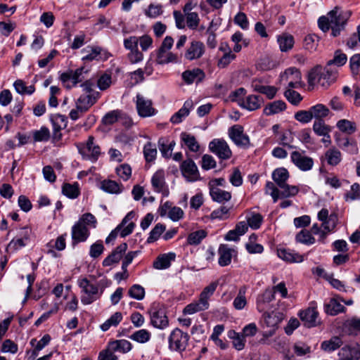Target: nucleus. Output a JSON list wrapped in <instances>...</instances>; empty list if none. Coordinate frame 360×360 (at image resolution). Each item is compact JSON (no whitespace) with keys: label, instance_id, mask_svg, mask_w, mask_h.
I'll list each match as a JSON object with an SVG mask.
<instances>
[{"label":"nucleus","instance_id":"obj_1","mask_svg":"<svg viewBox=\"0 0 360 360\" xmlns=\"http://www.w3.org/2000/svg\"><path fill=\"white\" fill-rule=\"evenodd\" d=\"M351 15L350 11L343 10L340 6H335L326 15L319 17L318 26L323 32H327L330 29L331 35L336 37L345 29Z\"/></svg>","mask_w":360,"mask_h":360},{"label":"nucleus","instance_id":"obj_2","mask_svg":"<svg viewBox=\"0 0 360 360\" xmlns=\"http://www.w3.org/2000/svg\"><path fill=\"white\" fill-rule=\"evenodd\" d=\"M77 284L81 288V302L84 305L91 304L99 300L105 288L102 280L93 283L86 278H79Z\"/></svg>","mask_w":360,"mask_h":360},{"label":"nucleus","instance_id":"obj_3","mask_svg":"<svg viewBox=\"0 0 360 360\" xmlns=\"http://www.w3.org/2000/svg\"><path fill=\"white\" fill-rule=\"evenodd\" d=\"M336 73L337 71L331 69L328 65L323 70L321 67L318 65L313 68L309 73V85L313 86L317 82L321 86L327 88L335 82Z\"/></svg>","mask_w":360,"mask_h":360},{"label":"nucleus","instance_id":"obj_4","mask_svg":"<svg viewBox=\"0 0 360 360\" xmlns=\"http://www.w3.org/2000/svg\"><path fill=\"white\" fill-rule=\"evenodd\" d=\"M81 86L83 89V94L77 98L76 105L79 107H84L86 112L96 102L100 96V93L94 89V84L90 80L84 82Z\"/></svg>","mask_w":360,"mask_h":360},{"label":"nucleus","instance_id":"obj_5","mask_svg":"<svg viewBox=\"0 0 360 360\" xmlns=\"http://www.w3.org/2000/svg\"><path fill=\"white\" fill-rule=\"evenodd\" d=\"M77 148L84 160L92 162H96L101 153L99 145L95 142V139L92 136H89L86 142L79 143Z\"/></svg>","mask_w":360,"mask_h":360},{"label":"nucleus","instance_id":"obj_6","mask_svg":"<svg viewBox=\"0 0 360 360\" xmlns=\"http://www.w3.org/2000/svg\"><path fill=\"white\" fill-rule=\"evenodd\" d=\"M151 324L157 328L164 329L169 325L165 306L160 302H153L148 309Z\"/></svg>","mask_w":360,"mask_h":360},{"label":"nucleus","instance_id":"obj_7","mask_svg":"<svg viewBox=\"0 0 360 360\" xmlns=\"http://www.w3.org/2000/svg\"><path fill=\"white\" fill-rule=\"evenodd\" d=\"M89 72V70L84 67H80L75 70H68L61 74L60 79L63 86L68 89H71L77 86V84L84 79V74Z\"/></svg>","mask_w":360,"mask_h":360},{"label":"nucleus","instance_id":"obj_8","mask_svg":"<svg viewBox=\"0 0 360 360\" xmlns=\"http://www.w3.org/2000/svg\"><path fill=\"white\" fill-rule=\"evenodd\" d=\"M190 336L179 328L174 329L169 337V347L172 350L182 352L186 350Z\"/></svg>","mask_w":360,"mask_h":360},{"label":"nucleus","instance_id":"obj_9","mask_svg":"<svg viewBox=\"0 0 360 360\" xmlns=\"http://www.w3.org/2000/svg\"><path fill=\"white\" fill-rule=\"evenodd\" d=\"M136 108L141 117H149L157 114L158 110L153 106V101L140 94L136 96Z\"/></svg>","mask_w":360,"mask_h":360},{"label":"nucleus","instance_id":"obj_10","mask_svg":"<svg viewBox=\"0 0 360 360\" xmlns=\"http://www.w3.org/2000/svg\"><path fill=\"white\" fill-rule=\"evenodd\" d=\"M209 149L221 160H229L232 156V151L229 146L222 139H215L210 141Z\"/></svg>","mask_w":360,"mask_h":360},{"label":"nucleus","instance_id":"obj_11","mask_svg":"<svg viewBox=\"0 0 360 360\" xmlns=\"http://www.w3.org/2000/svg\"><path fill=\"white\" fill-rule=\"evenodd\" d=\"M291 162L301 171L307 172L311 170L314 166L312 158L307 156L305 151H292L290 154Z\"/></svg>","mask_w":360,"mask_h":360},{"label":"nucleus","instance_id":"obj_12","mask_svg":"<svg viewBox=\"0 0 360 360\" xmlns=\"http://www.w3.org/2000/svg\"><path fill=\"white\" fill-rule=\"evenodd\" d=\"M281 82L288 83V87L297 89L302 86V75L296 68H290L280 75Z\"/></svg>","mask_w":360,"mask_h":360},{"label":"nucleus","instance_id":"obj_13","mask_svg":"<svg viewBox=\"0 0 360 360\" xmlns=\"http://www.w3.org/2000/svg\"><path fill=\"white\" fill-rule=\"evenodd\" d=\"M229 136L238 147L248 148L250 142L249 136L244 133L243 127L235 124L229 128Z\"/></svg>","mask_w":360,"mask_h":360},{"label":"nucleus","instance_id":"obj_14","mask_svg":"<svg viewBox=\"0 0 360 360\" xmlns=\"http://www.w3.org/2000/svg\"><path fill=\"white\" fill-rule=\"evenodd\" d=\"M72 245L75 246L79 243L84 242L90 235L89 229L82 221L76 222L72 227Z\"/></svg>","mask_w":360,"mask_h":360},{"label":"nucleus","instance_id":"obj_15","mask_svg":"<svg viewBox=\"0 0 360 360\" xmlns=\"http://www.w3.org/2000/svg\"><path fill=\"white\" fill-rule=\"evenodd\" d=\"M205 52V44L200 41L193 40L186 49L184 58L188 60H193L200 58Z\"/></svg>","mask_w":360,"mask_h":360},{"label":"nucleus","instance_id":"obj_16","mask_svg":"<svg viewBox=\"0 0 360 360\" xmlns=\"http://www.w3.org/2000/svg\"><path fill=\"white\" fill-rule=\"evenodd\" d=\"M183 176L188 181H195L199 179L200 174L195 163L191 159L184 160L181 165Z\"/></svg>","mask_w":360,"mask_h":360},{"label":"nucleus","instance_id":"obj_17","mask_svg":"<svg viewBox=\"0 0 360 360\" xmlns=\"http://www.w3.org/2000/svg\"><path fill=\"white\" fill-rule=\"evenodd\" d=\"M299 316L308 328L315 327L320 323L319 313L315 307H309L300 311Z\"/></svg>","mask_w":360,"mask_h":360},{"label":"nucleus","instance_id":"obj_18","mask_svg":"<svg viewBox=\"0 0 360 360\" xmlns=\"http://www.w3.org/2000/svg\"><path fill=\"white\" fill-rule=\"evenodd\" d=\"M84 56L82 58L83 62H90L93 60H99L101 55H106L108 53L101 47L98 46H87L81 51Z\"/></svg>","mask_w":360,"mask_h":360},{"label":"nucleus","instance_id":"obj_19","mask_svg":"<svg viewBox=\"0 0 360 360\" xmlns=\"http://www.w3.org/2000/svg\"><path fill=\"white\" fill-rule=\"evenodd\" d=\"M218 263L221 266H226L231 264L232 257L236 254V251L227 244H221L218 249Z\"/></svg>","mask_w":360,"mask_h":360},{"label":"nucleus","instance_id":"obj_20","mask_svg":"<svg viewBox=\"0 0 360 360\" xmlns=\"http://www.w3.org/2000/svg\"><path fill=\"white\" fill-rule=\"evenodd\" d=\"M151 184L155 192L162 193L165 196L168 195L169 191L166 188L163 170H158L153 175Z\"/></svg>","mask_w":360,"mask_h":360},{"label":"nucleus","instance_id":"obj_21","mask_svg":"<svg viewBox=\"0 0 360 360\" xmlns=\"http://www.w3.org/2000/svg\"><path fill=\"white\" fill-rule=\"evenodd\" d=\"M127 249V244L123 243L118 245L106 258L103 261V266H109L113 264L118 263Z\"/></svg>","mask_w":360,"mask_h":360},{"label":"nucleus","instance_id":"obj_22","mask_svg":"<svg viewBox=\"0 0 360 360\" xmlns=\"http://www.w3.org/2000/svg\"><path fill=\"white\" fill-rule=\"evenodd\" d=\"M335 141L340 148L350 154H356L359 151L357 143L354 139L335 137Z\"/></svg>","mask_w":360,"mask_h":360},{"label":"nucleus","instance_id":"obj_23","mask_svg":"<svg viewBox=\"0 0 360 360\" xmlns=\"http://www.w3.org/2000/svg\"><path fill=\"white\" fill-rule=\"evenodd\" d=\"M277 255L288 262H302L304 256L290 249L280 248L277 250Z\"/></svg>","mask_w":360,"mask_h":360},{"label":"nucleus","instance_id":"obj_24","mask_svg":"<svg viewBox=\"0 0 360 360\" xmlns=\"http://www.w3.org/2000/svg\"><path fill=\"white\" fill-rule=\"evenodd\" d=\"M263 319L264 325L266 327L277 329L283 317V314L280 312L271 311V313H267L264 311L263 314Z\"/></svg>","mask_w":360,"mask_h":360},{"label":"nucleus","instance_id":"obj_25","mask_svg":"<svg viewBox=\"0 0 360 360\" xmlns=\"http://www.w3.org/2000/svg\"><path fill=\"white\" fill-rule=\"evenodd\" d=\"M263 103V98L260 96L249 95L240 102V106L252 111L260 108Z\"/></svg>","mask_w":360,"mask_h":360},{"label":"nucleus","instance_id":"obj_26","mask_svg":"<svg viewBox=\"0 0 360 360\" xmlns=\"http://www.w3.org/2000/svg\"><path fill=\"white\" fill-rule=\"evenodd\" d=\"M178 57L176 54L169 50L159 48L156 51V62L160 65L167 64L169 63H177Z\"/></svg>","mask_w":360,"mask_h":360},{"label":"nucleus","instance_id":"obj_27","mask_svg":"<svg viewBox=\"0 0 360 360\" xmlns=\"http://www.w3.org/2000/svg\"><path fill=\"white\" fill-rule=\"evenodd\" d=\"M193 108V102L192 100H187L184 102L182 108L175 112L170 121L173 124H179L182 122L183 119L189 115L190 110Z\"/></svg>","mask_w":360,"mask_h":360},{"label":"nucleus","instance_id":"obj_28","mask_svg":"<svg viewBox=\"0 0 360 360\" xmlns=\"http://www.w3.org/2000/svg\"><path fill=\"white\" fill-rule=\"evenodd\" d=\"M205 76V72L200 68L186 70L182 73V79L188 84L194 82H200L204 79Z\"/></svg>","mask_w":360,"mask_h":360},{"label":"nucleus","instance_id":"obj_29","mask_svg":"<svg viewBox=\"0 0 360 360\" xmlns=\"http://www.w3.org/2000/svg\"><path fill=\"white\" fill-rule=\"evenodd\" d=\"M275 298L274 292L271 290H266L257 298V309L259 312H264L269 303Z\"/></svg>","mask_w":360,"mask_h":360},{"label":"nucleus","instance_id":"obj_30","mask_svg":"<svg viewBox=\"0 0 360 360\" xmlns=\"http://www.w3.org/2000/svg\"><path fill=\"white\" fill-rule=\"evenodd\" d=\"M210 195L212 200L219 203H224L229 201L231 198L230 192L219 188L213 185H210Z\"/></svg>","mask_w":360,"mask_h":360},{"label":"nucleus","instance_id":"obj_31","mask_svg":"<svg viewBox=\"0 0 360 360\" xmlns=\"http://www.w3.org/2000/svg\"><path fill=\"white\" fill-rule=\"evenodd\" d=\"M101 188L106 193L117 195L123 191L124 186L115 181L105 179L101 183Z\"/></svg>","mask_w":360,"mask_h":360},{"label":"nucleus","instance_id":"obj_32","mask_svg":"<svg viewBox=\"0 0 360 360\" xmlns=\"http://www.w3.org/2000/svg\"><path fill=\"white\" fill-rule=\"evenodd\" d=\"M108 347L114 352L127 353L132 349L131 343L127 340H117L110 342Z\"/></svg>","mask_w":360,"mask_h":360},{"label":"nucleus","instance_id":"obj_33","mask_svg":"<svg viewBox=\"0 0 360 360\" xmlns=\"http://www.w3.org/2000/svg\"><path fill=\"white\" fill-rule=\"evenodd\" d=\"M277 42L280 50L282 52H287L292 49L295 41L292 35L288 33H283L277 36Z\"/></svg>","mask_w":360,"mask_h":360},{"label":"nucleus","instance_id":"obj_34","mask_svg":"<svg viewBox=\"0 0 360 360\" xmlns=\"http://www.w3.org/2000/svg\"><path fill=\"white\" fill-rule=\"evenodd\" d=\"M175 254L170 252L160 255L153 262V267L156 269H165L170 266L171 262L174 260Z\"/></svg>","mask_w":360,"mask_h":360},{"label":"nucleus","instance_id":"obj_35","mask_svg":"<svg viewBox=\"0 0 360 360\" xmlns=\"http://www.w3.org/2000/svg\"><path fill=\"white\" fill-rule=\"evenodd\" d=\"M324 160L330 166L338 165L342 160V154L340 151L333 147L326 151L324 154Z\"/></svg>","mask_w":360,"mask_h":360},{"label":"nucleus","instance_id":"obj_36","mask_svg":"<svg viewBox=\"0 0 360 360\" xmlns=\"http://www.w3.org/2000/svg\"><path fill=\"white\" fill-rule=\"evenodd\" d=\"M252 86L255 91L264 94L269 99L274 98L278 91L274 86L262 85L257 82H253Z\"/></svg>","mask_w":360,"mask_h":360},{"label":"nucleus","instance_id":"obj_37","mask_svg":"<svg viewBox=\"0 0 360 360\" xmlns=\"http://www.w3.org/2000/svg\"><path fill=\"white\" fill-rule=\"evenodd\" d=\"M286 109V103L281 100H278L268 103L264 108V114L271 115L279 113Z\"/></svg>","mask_w":360,"mask_h":360},{"label":"nucleus","instance_id":"obj_38","mask_svg":"<svg viewBox=\"0 0 360 360\" xmlns=\"http://www.w3.org/2000/svg\"><path fill=\"white\" fill-rule=\"evenodd\" d=\"M336 127L341 132L347 135H352L357 130L356 123L347 119H342L338 120L336 123Z\"/></svg>","mask_w":360,"mask_h":360},{"label":"nucleus","instance_id":"obj_39","mask_svg":"<svg viewBox=\"0 0 360 360\" xmlns=\"http://www.w3.org/2000/svg\"><path fill=\"white\" fill-rule=\"evenodd\" d=\"M309 110L312 119L314 118L315 121L323 120V118L327 117L330 112L328 107L321 103L310 107Z\"/></svg>","mask_w":360,"mask_h":360},{"label":"nucleus","instance_id":"obj_40","mask_svg":"<svg viewBox=\"0 0 360 360\" xmlns=\"http://www.w3.org/2000/svg\"><path fill=\"white\" fill-rule=\"evenodd\" d=\"M134 226H135V224L134 222H130L124 228L118 229L117 227L115 229L112 231L110 232V233L109 234V236L106 238L105 243H110L111 241L114 240L117 238V232L120 230L121 231H120L121 237H122V238L126 237L127 236H128V235H129L130 233H132V231H133V230L134 229Z\"/></svg>","mask_w":360,"mask_h":360},{"label":"nucleus","instance_id":"obj_41","mask_svg":"<svg viewBox=\"0 0 360 360\" xmlns=\"http://www.w3.org/2000/svg\"><path fill=\"white\" fill-rule=\"evenodd\" d=\"M289 178V172L287 169L280 167L272 172V179L278 187L284 186Z\"/></svg>","mask_w":360,"mask_h":360},{"label":"nucleus","instance_id":"obj_42","mask_svg":"<svg viewBox=\"0 0 360 360\" xmlns=\"http://www.w3.org/2000/svg\"><path fill=\"white\" fill-rule=\"evenodd\" d=\"M210 307L209 303H206L205 302H203L199 298V300L198 302H192L189 304H188L184 309V314H193L196 312H199L201 311H205L207 309Z\"/></svg>","mask_w":360,"mask_h":360},{"label":"nucleus","instance_id":"obj_43","mask_svg":"<svg viewBox=\"0 0 360 360\" xmlns=\"http://www.w3.org/2000/svg\"><path fill=\"white\" fill-rule=\"evenodd\" d=\"M124 116V112L120 110H114L107 112L102 118L104 125H112L120 120Z\"/></svg>","mask_w":360,"mask_h":360},{"label":"nucleus","instance_id":"obj_44","mask_svg":"<svg viewBox=\"0 0 360 360\" xmlns=\"http://www.w3.org/2000/svg\"><path fill=\"white\" fill-rule=\"evenodd\" d=\"M342 343L340 337L333 336L330 340L323 341L321 345V348L326 352H333L339 348Z\"/></svg>","mask_w":360,"mask_h":360},{"label":"nucleus","instance_id":"obj_45","mask_svg":"<svg viewBox=\"0 0 360 360\" xmlns=\"http://www.w3.org/2000/svg\"><path fill=\"white\" fill-rule=\"evenodd\" d=\"M181 139L191 151L198 152L199 150L200 146L194 136L183 132L181 134Z\"/></svg>","mask_w":360,"mask_h":360},{"label":"nucleus","instance_id":"obj_46","mask_svg":"<svg viewBox=\"0 0 360 360\" xmlns=\"http://www.w3.org/2000/svg\"><path fill=\"white\" fill-rule=\"evenodd\" d=\"M228 336L230 339L233 340V345L236 349L238 351L243 349L245 347V337L243 335L231 330L229 331Z\"/></svg>","mask_w":360,"mask_h":360},{"label":"nucleus","instance_id":"obj_47","mask_svg":"<svg viewBox=\"0 0 360 360\" xmlns=\"http://www.w3.org/2000/svg\"><path fill=\"white\" fill-rule=\"evenodd\" d=\"M62 193L69 198L75 199L80 194L78 184H64L62 187Z\"/></svg>","mask_w":360,"mask_h":360},{"label":"nucleus","instance_id":"obj_48","mask_svg":"<svg viewBox=\"0 0 360 360\" xmlns=\"http://www.w3.org/2000/svg\"><path fill=\"white\" fill-rule=\"evenodd\" d=\"M247 288L245 286L241 287L236 297L234 299L233 305L237 310L243 309L247 304V300L245 297Z\"/></svg>","mask_w":360,"mask_h":360},{"label":"nucleus","instance_id":"obj_49","mask_svg":"<svg viewBox=\"0 0 360 360\" xmlns=\"http://www.w3.org/2000/svg\"><path fill=\"white\" fill-rule=\"evenodd\" d=\"M122 318L123 316L121 312L117 311L114 313L101 326V330L103 331H107L110 327L117 326L121 322Z\"/></svg>","mask_w":360,"mask_h":360},{"label":"nucleus","instance_id":"obj_50","mask_svg":"<svg viewBox=\"0 0 360 360\" xmlns=\"http://www.w3.org/2000/svg\"><path fill=\"white\" fill-rule=\"evenodd\" d=\"M339 360L349 357V359H359L360 351L355 348L349 346L343 347L338 353Z\"/></svg>","mask_w":360,"mask_h":360},{"label":"nucleus","instance_id":"obj_51","mask_svg":"<svg viewBox=\"0 0 360 360\" xmlns=\"http://www.w3.org/2000/svg\"><path fill=\"white\" fill-rule=\"evenodd\" d=\"M345 309V307L335 299H331L326 305V312L330 316H335Z\"/></svg>","mask_w":360,"mask_h":360},{"label":"nucleus","instance_id":"obj_52","mask_svg":"<svg viewBox=\"0 0 360 360\" xmlns=\"http://www.w3.org/2000/svg\"><path fill=\"white\" fill-rule=\"evenodd\" d=\"M207 236L205 230H198L191 233L187 238V243L191 245H197Z\"/></svg>","mask_w":360,"mask_h":360},{"label":"nucleus","instance_id":"obj_53","mask_svg":"<svg viewBox=\"0 0 360 360\" xmlns=\"http://www.w3.org/2000/svg\"><path fill=\"white\" fill-rule=\"evenodd\" d=\"M151 334L146 329H141L134 332L129 336V338L139 343H146L150 339Z\"/></svg>","mask_w":360,"mask_h":360},{"label":"nucleus","instance_id":"obj_54","mask_svg":"<svg viewBox=\"0 0 360 360\" xmlns=\"http://www.w3.org/2000/svg\"><path fill=\"white\" fill-rule=\"evenodd\" d=\"M279 198H287L296 195L299 192V188L296 186H290L287 183L284 186L279 187Z\"/></svg>","mask_w":360,"mask_h":360},{"label":"nucleus","instance_id":"obj_55","mask_svg":"<svg viewBox=\"0 0 360 360\" xmlns=\"http://www.w3.org/2000/svg\"><path fill=\"white\" fill-rule=\"evenodd\" d=\"M157 148L155 144L148 142L143 147V155L146 162H150L155 160Z\"/></svg>","mask_w":360,"mask_h":360},{"label":"nucleus","instance_id":"obj_56","mask_svg":"<svg viewBox=\"0 0 360 360\" xmlns=\"http://www.w3.org/2000/svg\"><path fill=\"white\" fill-rule=\"evenodd\" d=\"M13 86L15 91L20 94L31 95L35 91V88L33 85L27 86L25 83L21 79L16 80L14 82Z\"/></svg>","mask_w":360,"mask_h":360},{"label":"nucleus","instance_id":"obj_57","mask_svg":"<svg viewBox=\"0 0 360 360\" xmlns=\"http://www.w3.org/2000/svg\"><path fill=\"white\" fill-rule=\"evenodd\" d=\"M295 240L297 243L304 245H312L315 243V238L311 236V233L307 230H302L295 236Z\"/></svg>","mask_w":360,"mask_h":360},{"label":"nucleus","instance_id":"obj_58","mask_svg":"<svg viewBox=\"0 0 360 360\" xmlns=\"http://www.w3.org/2000/svg\"><path fill=\"white\" fill-rule=\"evenodd\" d=\"M344 328L349 335H357L360 332V319L348 320L345 323Z\"/></svg>","mask_w":360,"mask_h":360},{"label":"nucleus","instance_id":"obj_59","mask_svg":"<svg viewBox=\"0 0 360 360\" xmlns=\"http://www.w3.org/2000/svg\"><path fill=\"white\" fill-rule=\"evenodd\" d=\"M294 141L292 133L290 131H285L281 134L279 144L288 148H296L292 143Z\"/></svg>","mask_w":360,"mask_h":360},{"label":"nucleus","instance_id":"obj_60","mask_svg":"<svg viewBox=\"0 0 360 360\" xmlns=\"http://www.w3.org/2000/svg\"><path fill=\"white\" fill-rule=\"evenodd\" d=\"M145 294L144 288L139 284L133 285L128 290L129 296L137 300H142L145 297Z\"/></svg>","mask_w":360,"mask_h":360},{"label":"nucleus","instance_id":"obj_61","mask_svg":"<svg viewBox=\"0 0 360 360\" xmlns=\"http://www.w3.org/2000/svg\"><path fill=\"white\" fill-rule=\"evenodd\" d=\"M166 226L160 223L157 224L155 227L150 231L149 236L147 239L148 243H152L160 238V236L165 231Z\"/></svg>","mask_w":360,"mask_h":360},{"label":"nucleus","instance_id":"obj_62","mask_svg":"<svg viewBox=\"0 0 360 360\" xmlns=\"http://www.w3.org/2000/svg\"><path fill=\"white\" fill-rule=\"evenodd\" d=\"M53 129L62 130L66 128L68 124V120L65 115H55L51 118Z\"/></svg>","mask_w":360,"mask_h":360},{"label":"nucleus","instance_id":"obj_63","mask_svg":"<svg viewBox=\"0 0 360 360\" xmlns=\"http://www.w3.org/2000/svg\"><path fill=\"white\" fill-rule=\"evenodd\" d=\"M218 285L217 282H212L206 286L200 295V299L206 303H209V300L215 292Z\"/></svg>","mask_w":360,"mask_h":360},{"label":"nucleus","instance_id":"obj_64","mask_svg":"<svg viewBox=\"0 0 360 360\" xmlns=\"http://www.w3.org/2000/svg\"><path fill=\"white\" fill-rule=\"evenodd\" d=\"M313 131L317 136H322L327 132H330L331 127L327 125L323 120L314 121Z\"/></svg>","mask_w":360,"mask_h":360}]
</instances>
